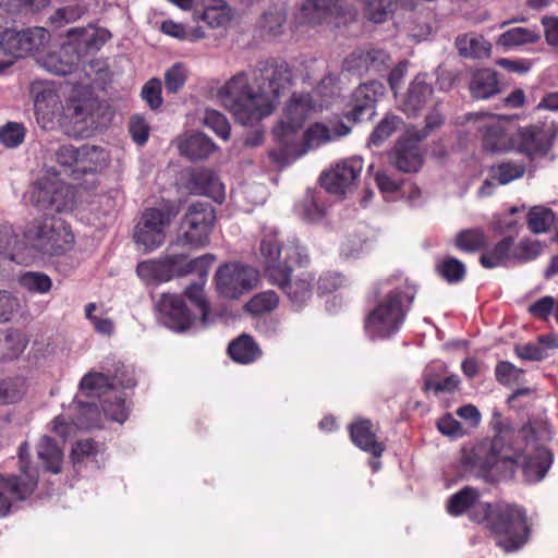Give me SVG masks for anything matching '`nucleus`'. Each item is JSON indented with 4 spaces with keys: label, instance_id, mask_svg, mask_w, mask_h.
Returning a JSON list of instances; mask_svg holds the SVG:
<instances>
[{
    "label": "nucleus",
    "instance_id": "f257e3e1",
    "mask_svg": "<svg viewBox=\"0 0 558 558\" xmlns=\"http://www.w3.org/2000/svg\"><path fill=\"white\" fill-rule=\"evenodd\" d=\"M254 90L245 73H238L221 86L217 93L220 104L243 124L251 123L270 114L280 93L292 81V73L284 60L260 62L252 71Z\"/></svg>",
    "mask_w": 558,
    "mask_h": 558
},
{
    "label": "nucleus",
    "instance_id": "f03ea898",
    "mask_svg": "<svg viewBox=\"0 0 558 558\" xmlns=\"http://www.w3.org/2000/svg\"><path fill=\"white\" fill-rule=\"evenodd\" d=\"M447 511L453 517L466 514L473 523L484 525L497 546L507 553L523 547L531 534L523 507L506 500L483 501L481 493L470 486L450 496Z\"/></svg>",
    "mask_w": 558,
    "mask_h": 558
},
{
    "label": "nucleus",
    "instance_id": "7ed1b4c3",
    "mask_svg": "<svg viewBox=\"0 0 558 558\" xmlns=\"http://www.w3.org/2000/svg\"><path fill=\"white\" fill-rule=\"evenodd\" d=\"M387 280L380 284L384 295L367 315L364 328L367 335L375 338H388L399 330L414 296L415 287L407 280Z\"/></svg>",
    "mask_w": 558,
    "mask_h": 558
},
{
    "label": "nucleus",
    "instance_id": "20e7f679",
    "mask_svg": "<svg viewBox=\"0 0 558 558\" xmlns=\"http://www.w3.org/2000/svg\"><path fill=\"white\" fill-rule=\"evenodd\" d=\"M349 129L343 124L338 130H330L317 122L304 132L296 130L294 125H277L274 130L277 147L269 153V156L276 163L286 166L305 155L310 149L347 135Z\"/></svg>",
    "mask_w": 558,
    "mask_h": 558
},
{
    "label": "nucleus",
    "instance_id": "39448f33",
    "mask_svg": "<svg viewBox=\"0 0 558 558\" xmlns=\"http://www.w3.org/2000/svg\"><path fill=\"white\" fill-rule=\"evenodd\" d=\"M20 475H0V515L9 513L12 505L28 498L38 484V472L32 465L29 446L23 442L19 448Z\"/></svg>",
    "mask_w": 558,
    "mask_h": 558
},
{
    "label": "nucleus",
    "instance_id": "423d86ee",
    "mask_svg": "<svg viewBox=\"0 0 558 558\" xmlns=\"http://www.w3.org/2000/svg\"><path fill=\"white\" fill-rule=\"evenodd\" d=\"M260 254L264 258L265 274L275 284H282L286 280L290 263L303 265L308 262V255L303 246L291 243L283 247L275 233L264 235Z\"/></svg>",
    "mask_w": 558,
    "mask_h": 558
},
{
    "label": "nucleus",
    "instance_id": "0eeeda50",
    "mask_svg": "<svg viewBox=\"0 0 558 558\" xmlns=\"http://www.w3.org/2000/svg\"><path fill=\"white\" fill-rule=\"evenodd\" d=\"M357 16L359 10L344 0H304L294 19L299 25L339 27L356 21Z\"/></svg>",
    "mask_w": 558,
    "mask_h": 558
},
{
    "label": "nucleus",
    "instance_id": "6e6552de",
    "mask_svg": "<svg viewBox=\"0 0 558 558\" xmlns=\"http://www.w3.org/2000/svg\"><path fill=\"white\" fill-rule=\"evenodd\" d=\"M24 238L27 244L48 255L63 254L70 251L74 244V235L70 226L57 217L34 222L24 233Z\"/></svg>",
    "mask_w": 558,
    "mask_h": 558
},
{
    "label": "nucleus",
    "instance_id": "1a4fd4ad",
    "mask_svg": "<svg viewBox=\"0 0 558 558\" xmlns=\"http://www.w3.org/2000/svg\"><path fill=\"white\" fill-rule=\"evenodd\" d=\"M215 221L216 213L209 204L190 206L179 227L178 243L195 248L207 245Z\"/></svg>",
    "mask_w": 558,
    "mask_h": 558
},
{
    "label": "nucleus",
    "instance_id": "9d476101",
    "mask_svg": "<svg viewBox=\"0 0 558 558\" xmlns=\"http://www.w3.org/2000/svg\"><path fill=\"white\" fill-rule=\"evenodd\" d=\"M34 99V111L37 123L46 130L62 125L65 107L60 94L51 82L36 81L31 85Z\"/></svg>",
    "mask_w": 558,
    "mask_h": 558
},
{
    "label": "nucleus",
    "instance_id": "9b49d317",
    "mask_svg": "<svg viewBox=\"0 0 558 558\" xmlns=\"http://www.w3.org/2000/svg\"><path fill=\"white\" fill-rule=\"evenodd\" d=\"M520 435L525 440V445L515 452L513 462L522 469L527 482H538L545 476L550 466L551 454L535 440L531 426L523 427Z\"/></svg>",
    "mask_w": 558,
    "mask_h": 558
},
{
    "label": "nucleus",
    "instance_id": "f8f14e48",
    "mask_svg": "<svg viewBox=\"0 0 558 558\" xmlns=\"http://www.w3.org/2000/svg\"><path fill=\"white\" fill-rule=\"evenodd\" d=\"M216 287L225 298L238 299L257 283V271L238 263L225 264L216 272Z\"/></svg>",
    "mask_w": 558,
    "mask_h": 558
},
{
    "label": "nucleus",
    "instance_id": "ddd939ff",
    "mask_svg": "<svg viewBox=\"0 0 558 558\" xmlns=\"http://www.w3.org/2000/svg\"><path fill=\"white\" fill-rule=\"evenodd\" d=\"M558 134V125L555 122L542 125H529L520 128L514 134V147L530 159L545 156L551 148Z\"/></svg>",
    "mask_w": 558,
    "mask_h": 558
},
{
    "label": "nucleus",
    "instance_id": "4468645a",
    "mask_svg": "<svg viewBox=\"0 0 558 558\" xmlns=\"http://www.w3.org/2000/svg\"><path fill=\"white\" fill-rule=\"evenodd\" d=\"M69 192L70 189L52 173L36 181L25 193L24 199L39 208L54 206L57 211H62L66 207Z\"/></svg>",
    "mask_w": 558,
    "mask_h": 558
},
{
    "label": "nucleus",
    "instance_id": "2eb2a0df",
    "mask_svg": "<svg viewBox=\"0 0 558 558\" xmlns=\"http://www.w3.org/2000/svg\"><path fill=\"white\" fill-rule=\"evenodd\" d=\"M363 160L350 157L335 165L322 177V185L331 194L342 196L351 192L361 177Z\"/></svg>",
    "mask_w": 558,
    "mask_h": 558
},
{
    "label": "nucleus",
    "instance_id": "dca6fc26",
    "mask_svg": "<svg viewBox=\"0 0 558 558\" xmlns=\"http://www.w3.org/2000/svg\"><path fill=\"white\" fill-rule=\"evenodd\" d=\"M478 130L483 133L485 150L492 153L507 151L514 147V134L508 132L510 120L496 114L477 116Z\"/></svg>",
    "mask_w": 558,
    "mask_h": 558
},
{
    "label": "nucleus",
    "instance_id": "f3484780",
    "mask_svg": "<svg viewBox=\"0 0 558 558\" xmlns=\"http://www.w3.org/2000/svg\"><path fill=\"white\" fill-rule=\"evenodd\" d=\"M162 323L175 331L186 330L193 322V315L182 296L165 293L157 303Z\"/></svg>",
    "mask_w": 558,
    "mask_h": 558
},
{
    "label": "nucleus",
    "instance_id": "a211bd4d",
    "mask_svg": "<svg viewBox=\"0 0 558 558\" xmlns=\"http://www.w3.org/2000/svg\"><path fill=\"white\" fill-rule=\"evenodd\" d=\"M65 36L68 46H73L78 57L82 52L99 50L112 37L108 29L92 24L86 27L70 28Z\"/></svg>",
    "mask_w": 558,
    "mask_h": 558
},
{
    "label": "nucleus",
    "instance_id": "6ab92c4d",
    "mask_svg": "<svg viewBox=\"0 0 558 558\" xmlns=\"http://www.w3.org/2000/svg\"><path fill=\"white\" fill-rule=\"evenodd\" d=\"M352 442L361 450L368 452L374 458H380L386 450L383 441L378 440V426L371 420L356 418L349 426Z\"/></svg>",
    "mask_w": 558,
    "mask_h": 558
},
{
    "label": "nucleus",
    "instance_id": "aec40b11",
    "mask_svg": "<svg viewBox=\"0 0 558 558\" xmlns=\"http://www.w3.org/2000/svg\"><path fill=\"white\" fill-rule=\"evenodd\" d=\"M100 153L101 150L94 146L75 148L72 145H63L57 151V161L72 172L86 173L96 170L94 157Z\"/></svg>",
    "mask_w": 558,
    "mask_h": 558
},
{
    "label": "nucleus",
    "instance_id": "412c9836",
    "mask_svg": "<svg viewBox=\"0 0 558 558\" xmlns=\"http://www.w3.org/2000/svg\"><path fill=\"white\" fill-rule=\"evenodd\" d=\"M418 137L410 136L398 141L390 153V159L395 167L403 172L417 171L423 162Z\"/></svg>",
    "mask_w": 558,
    "mask_h": 558
},
{
    "label": "nucleus",
    "instance_id": "4be33fe9",
    "mask_svg": "<svg viewBox=\"0 0 558 558\" xmlns=\"http://www.w3.org/2000/svg\"><path fill=\"white\" fill-rule=\"evenodd\" d=\"M214 258L206 254L194 259H187L185 255H168V263L171 279L174 277H184L195 274L199 279L207 277Z\"/></svg>",
    "mask_w": 558,
    "mask_h": 558
},
{
    "label": "nucleus",
    "instance_id": "5701e85b",
    "mask_svg": "<svg viewBox=\"0 0 558 558\" xmlns=\"http://www.w3.org/2000/svg\"><path fill=\"white\" fill-rule=\"evenodd\" d=\"M96 107L97 102L93 99L71 100L65 107L62 125H80V130L94 128L96 120L93 112Z\"/></svg>",
    "mask_w": 558,
    "mask_h": 558
},
{
    "label": "nucleus",
    "instance_id": "b1692460",
    "mask_svg": "<svg viewBox=\"0 0 558 558\" xmlns=\"http://www.w3.org/2000/svg\"><path fill=\"white\" fill-rule=\"evenodd\" d=\"M178 148L182 156L191 160H199L209 157L217 146L202 133L184 134L178 138Z\"/></svg>",
    "mask_w": 558,
    "mask_h": 558
},
{
    "label": "nucleus",
    "instance_id": "393cba45",
    "mask_svg": "<svg viewBox=\"0 0 558 558\" xmlns=\"http://www.w3.org/2000/svg\"><path fill=\"white\" fill-rule=\"evenodd\" d=\"M315 111V106L310 95L294 94L287 106L284 119L278 125H294L301 130L304 121Z\"/></svg>",
    "mask_w": 558,
    "mask_h": 558
},
{
    "label": "nucleus",
    "instance_id": "a878e982",
    "mask_svg": "<svg viewBox=\"0 0 558 558\" xmlns=\"http://www.w3.org/2000/svg\"><path fill=\"white\" fill-rule=\"evenodd\" d=\"M192 190L202 195H206L217 203L225 198V187L217 175L208 169H201L193 173Z\"/></svg>",
    "mask_w": 558,
    "mask_h": 558
},
{
    "label": "nucleus",
    "instance_id": "bb28decb",
    "mask_svg": "<svg viewBox=\"0 0 558 558\" xmlns=\"http://www.w3.org/2000/svg\"><path fill=\"white\" fill-rule=\"evenodd\" d=\"M480 263L484 268L508 267L512 265L511 238L506 236L493 246H485Z\"/></svg>",
    "mask_w": 558,
    "mask_h": 558
},
{
    "label": "nucleus",
    "instance_id": "cd10ccee",
    "mask_svg": "<svg viewBox=\"0 0 558 558\" xmlns=\"http://www.w3.org/2000/svg\"><path fill=\"white\" fill-rule=\"evenodd\" d=\"M36 451L47 472L58 474L62 471L63 451L52 438L44 436L37 444Z\"/></svg>",
    "mask_w": 558,
    "mask_h": 558
},
{
    "label": "nucleus",
    "instance_id": "c85d7f7f",
    "mask_svg": "<svg viewBox=\"0 0 558 558\" xmlns=\"http://www.w3.org/2000/svg\"><path fill=\"white\" fill-rule=\"evenodd\" d=\"M228 353L234 362L250 364L259 359L262 350L251 336L243 333L229 344Z\"/></svg>",
    "mask_w": 558,
    "mask_h": 558
},
{
    "label": "nucleus",
    "instance_id": "c756f323",
    "mask_svg": "<svg viewBox=\"0 0 558 558\" xmlns=\"http://www.w3.org/2000/svg\"><path fill=\"white\" fill-rule=\"evenodd\" d=\"M313 278L310 274H302L300 277L290 279V267L288 266V276L282 284H278L283 289L288 298L295 304H303L312 295Z\"/></svg>",
    "mask_w": 558,
    "mask_h": 558
},
{
    "label": "nucleus",
    "instance_id": "7c9ffc66",
    "mask_svg": "<svg viewBox=\"0 0 558 558\" xmlns=\"http://www.w3.org/2000/svg\"><path fill=\"white\" fill-rule=\"evenodd\" d=\"M149 219H155L154 217H149L146 220H140L136 225L134 232V240L138 245H142L144 251H154L157 247L161 246L166 241L167 232L161 231V229H154L150 227Z\"/></svg>",
    "mask_w": 558,
    "mask_h": 558
},
{
    "label": "nucleus",
    "instance_id": "2f4dec72",
    "mask_svg": "<svg viewBox=\"0 0 558 558\" xmlns=\"http://www.w3.org/2000/svg\"><path fill=\"white\" fill-rule=\"evenodd\" d=\"M166 257L142 262L136 267L138 277L146 283H159L171 280Z\"/></svg>",
    "mask_w": 558,
    "mask_h": 558
},
{
    "label": "nucleus",
    "instance_id": "473e14b6",
    "mask_svg": "<svg viewBox=\"0 0 558 558\" xmlns=\"http://www.w3.org/2000/svg\"><path fill=\"white\" fill-rule=\"evenodd\" d=\"M70 48H73V46H68L66 43L61 47L60 52H51L41 57L39 60L43 66H45L49 72L58 75H66L71 73L78 61L77 53L74 52L65 59H62L60 56L61 52L66 53Z\"/></svg>",
    "mask_w": 558,
    "mask_h": 558
},
{
    "label": "nucleus",
    "instance_id": "72a5a7b5",
    "mask_svg": "<svg viewBox=\"0 0 558 558\" xmlns=\"http://www.w3.org/2000/svg\"><path fill=\"white\" fill-rule=\"evenodd\" d=\"M471 93L475 98H488L499 92L496 73L484 69L477 71L471 82Z\"/></svg>",
    "mask_w": 558,
    "mask_h": 558
},
{
    "label": "nucleus",
    "instance_id": "f704fd0d",
    "mask_svg": "<svg viewBox=\"0 0 558 558\" xmlns=\"http://www.w3.org/2000/svg\"><path fill=\"white\" fill-rule=\"evenodd\" d=\"M26 245L25 238H20L11 225L0 222V255L14 260Z\"/></svg>",
    "mask_w": 558,
    "mask_h": 558
},
{
    "label": "nucleus",
    "instance_id": "c9c22d12",
    "mask_svg": "<svg viewBox=\"0 0 558 558\" xmlns=\"http://www.w3.org/2000/svg\"><path fill=\"white\" fill-rule=\"evenodd\" d=\"M432 93V87L422 78L416 77L409 88L407 97L402 104V110L407 113H414L426 102Z\"/></svg>",
    "mask_w": 558,
    "mask_h": 558
},
{
    "label": "nucleus",
    "instance_id": "e433bc0d",
    "mask_svg": "<svg viewBox=\"0 0 558 558\" xmlns=\"http://www.w3.org/2000/svg\"><path fill=\"white\" fill-rule=\"evenodd\" d=\"M556 219L555 213L545 206H534L526 214L527 228L532 233H546Z\"/></svg>",
    "mask_w": 558,
    "mask_h": 558
},
{
    "label": "nucleus",
    "instance_id": "4c0bfd02",
    "mask_svg": "<svg viewBox=\"0 0 558 558\" xmlns=\"http://www.w3.org/2000/svg\"><path fill=\"white\" fill-rule=\"evenodd\" d=\"M543 251L539 241L529 238L522 239L519 243L514 244L511 238V257L512 265L522 264L535 259Z\"/></svg>",
    "mask_w": 558,
    "mask_h": 558
},
{
    "label": "nucleus",
    "instance_id": "58836bf2",
    "mask_svg": "<svg viewBox=\"0 0 558 558\" xmlns=\"http://www.w3.org/2000/svg\"><path fill=\"white\" fill-rule=\"evenodd\" d=\"M24 57L39 52L49 43L50 35L44 27H32L21 31Z\"/></svg>",
    "mask_w": 558,
    "mask_h": 558
},
{
    "label": "nucleus",
    "instance_id": "ea45409f",
    "mask_svg": "<svg viewBox=\"0 0 558 558\" xmlns=\"http://www.w3.org/2000/svg\"><path fill=\"white\" fill-rule=\"evenodd\" d=\"M160 31L179 40L196 41L205 37L202 27L186 28L183 24L175 23L172 20L163 21L160 25Z\"/></svg>",
    "mask_w": 558,
    "mask_h": 558
},
{
    "label": "nucleus",
    "instance_id": "a19ab883",
    "mask_svg": "<svg viewBox=\"0 0 558 558\" xmlns=\"http://www.w3.org/2000/svg\"><path fill=\"white\" fill-rule=\"evenodd\" d=\"M487 244V238L482 230L469 229L461 231L456 238V245L459 250L473 253L484 250Z\"/></svg>",
    "mask_w": 558,
    "mask_h": 558
},
{
    "label": "nucleus",
    "instance_id": "79ce46f5",
    "mask_svg": "<svg viewBox=\"0 0 558 558\" xmlns=\"http://www.w3.org/2000/svg\"><path fill=\"white\" fill-rule=\"evenodd\" d=\"M199 19L211 28L225 27L231 20V10L223 1L207 7Z\"/></svg>",
    "mask_w": 558,
    "mask_h": 558
},
{
    "label": "nucleus",
    "instance_id": "37998d69",
    "mask_svg": "<svg viewBox=\"0 0 558 558\" xmlns=\"http://www.w3.org/2000/svg\"><path fill=\"white\" fill-rule=\"evenodd\" d=\"M110 387H113L111 378L102 373L86 374L80 384L81 392L86 397L99 396Z\"/></svg>",
    "mask_w": 558,
    "mask_h": 558
},
{
    "label": "nucleus",
    "instance_id": "c03bdc74",
    "mask_svg": "<svg viewBox=\"0 0 558 558\" xmlns=\"http://www.w3.org/2000/svg\"><path fill=\"white\" fill-rule=\"evenodd\" d=\"M175 216L177 211L171 205H163L157 208H147L143 211L141 220L154 217L155 219H150V227L161 229V231L166 232Z\"/></svg>",
    "mask_w": 558,
    "mask_h": 558
},
{
    "label": "nucleus",
    "instance_id": "a18cd8bd",
    "mask_svg": "<svg viewBox=\"0 0 558 558\" xmlns=\"http://www.w3.org/2000/svg\"><path fill=\"white\" fill-rule=\"evenodd\" d=\"M383 86L378 83L372 82L359 86L354 93L357 104L354 106L356 113H362L364 110L369 109L377 100V94H381Z\"/></svg>",
    "mask_w": 558,
    "mask_h": 558
},
{
    "label": "nucleus",
    "instance_id": "49530a36",
    "mask_svg": "<svg viewBox=\"0 0 558 558\" xmlns=\"http://www.w3.org/2000/svg\"><path fill=\"white\" fill-rule=\"evenodd\" d=\"M538 39L539 35L536 32L524 27H515L501 34L498 44L504 47H512L535 43Z\"/></svg>",
    "mask_w": 558,
    "mask_h": 558
},
{
    "label": "nucleus",
    "instance_id": "de8ad7c7",
    "mask_svg": "<svg viewBox=\"0 0 558 558\" xmlns=\"http://www.w3.org/2000/svg\"><path fill=\"white\" fill-rule=\"evenodd\" d=\"M460 380L457 375L437 376L428 369L425 374L424 388L438 392H452L457 389Z\"/></svg>",
    "mask_w": 558,
    "mask_h": 558
},
{
    "label": "nucleus",
    "instance_id": "09e8293b",
    "mask_svg": "<svg viewBox=\"0 0 558 558\" xmlns=\"http://www.w3.org/2000/svg\"><path fill=\"white\" fill-rule=\"evenodd\" d=\"M525 168L523 165L514 162H502L498 166L492 167L490 177L499 184H507L524 174Z\"/></svg>",
    "mask_w": 558,
    "mask_h": 558
},
{
    "label": "nucleus",
    "instance_id": "8fccbe9b",
    "mask_svg": "<svg viewBox=\"0 0 558 558\" xmlns=\"http://www.w3.org/2000/svg\"><path fill=\"white\" fill-rule=\"evenodd\" d=\"M0 48L12 58L24 57L21 31L5 29L0 34Z\"/></svg>",
    "mask_w": 558,
    "mask_h": 558
},
{
    "label": "nucleus",
    "instance_id": "3c124183",
    "mask_svg": "<svg viewBox=\"0 0 558 558\" xmlns=\"http://www.w3.org/2000/svg\"><path fill=\"white\" fill-rule=\"evenodd\" d=\"M19 282L24 289L34 293H47L52 287V281L47 275L35 271L23 274Z\"/></svg>",
    "mask_w": 558,
    "mask_h": 558
},
{
    "label": "nucleus",
    "instance_id": "603ef678",
    "mask_svg": "<svg viewBox=\"0 0 558 558\" xmlns=\"http://www.w3.org/2000/svg\"><path fill=\"white\" fill-rule=\"evenodd\" d=\"M437 270L448 282L456 283L465 276V266L459 259L448 256L437 264Z\"/></svg>",
    "mask_w": 558,
    "mask_h": 558
},
{
    "label": "nucleus",
    "instance_id": "864d4df0",
    "mask_svg": "<svg viewBox=\"0 0 558 558\" xmlns=\"http://www.w3.org/2000/svg\"><path fill=\"white\" fill-rule=\"evenodd\" d=\"M278 295L274 291H265L253 296L245 305L246 311L259 315L277 307Z\"/></svg>",
    "mask_w": 558,
    "mask_h": 558
},
{
    "label": "nucleus",
    "instance_id": "5fc2aeb1",
    "mask_svg": "<svg viewBox=\"0 0 558 558\" xmlns=\"http://www.w3.org/2000/svg\"><path fill=\"white\" fill-rule=\"evenodd\" d=\"M86 13V9L78 4L68 5L58 9L50 17V23L54 27H63L66 24L74 23Z\"/></svg>",
    "mask_w": 558,
    "mask_h": 558
},
{
    "label": "nucleus",
    "instance_id": "6e6d98bb",
    "mask_svg": "<svg viewBox=\"0 0 558 558\" xmlns=\"http://www.w3.org/2000/svg\"><path fill=\"white\" fill-rule=\"evenodd\" d=\"M401 120L396 116L385 117L375 128L371 135V142L375 146H379L387 140L401 124Z\"/></svg>",
    "mask_w": 558,
    "mask_h": 558
},
{
    "label": "nucleus",
    "instance_id": "4d7b16f0",
    "mask_svg": "<svg viewBox=\"0 0 558 558\" xmlns=\"http://www.w3.org/2000/svg\"><path fill=\"white\" fill-rule=\"evenodd\" d=\"M205 280L206 278L201 279V282L190 284L184 291V295L194 304L204 318L209 312V305L203 290Z\"/></svg>",
    "mask_w": 558,
    "mask_h": 558
},
{
    "label": "nucleus",
    "instance_id": "13d9d810",
    "mask_svg": "<svg viewBox=\"0 0 558 558\" xmlns=\"http://www.w3.org/2000/svg\"><path fill=\"white\" fill-rule=\"evenodd\" d=\"M206 126L211 129L222 140L230 136V124L226 117L216 110H207L204 118Z\"/></svg>",
    "mask_w": 558,
    "mask_h": 558
},
{
    "label": "nucleus",
    "instance_id": "bf43d9fd",
    "mask_svg": "<svg viewBox=\"0 0 558 558\" xmlns=\"http://www.w3.org/2000/svg\"><path fill=\"white\" fill-rule=\"evenodd\" d=\"M25 131L22 124L10 122L0 129V142L8 147H15L24 140Z\"/></svg>",
    "mask_w": 558,
    "mask_h": 558
},
{
    "label": "nucleus",
    "instance_id": "052dcab7",
    "mask_svg": "<svg viewBox=\"0 0 558 558\" xmlns=\"http://www.w3.org/2000/svg\"><path fill=\"white\" fill-rule=\"evenodd\" d=\"M102 410L107 417L119 423H123L128 417V409L122 398H114L113 401H104Z\"/></svg>",
    "mask_w": 558,
    "mask_h": 558
},
{
    "label": "nucleus",
    "instance_id": "680f3d73",
    "mask_svg": "<svg viewBox=\"0 0 558 558\" xmlns=\"http://www.w3.org/2000/svg\"><path fill=\"white\" fill-rule=\"evenodd\" d=\"M23 383L20 380H4L0 383V403H12L23 395Z\"/></svg>",
    "mask_w": 558,
    "mask_h": 558
},
{
    "label": "nucleus",
    "instance_id": "e2e57ef3",
    "mask_svg": "<svg viewBox=\"0 0 558 558\" xmlns=\"http://www.w3.org/2000/svg\"><path fill=\"white\" fill-rule=\"evenodd\" d=\"M142 97L150 108L157 109L162 102L160 81L157 78L148 81L142 89Z\"/></svg>",
    "mask_w": 558,
    "mask_h": 558
},
{
    "label": "nucleus",
    "instance_id": "0e129e2a",
    "mask_svg": "<svg viewBox=\"0 0 558 558\" xmlns=\"http://www.w3.org/2000/svg\"><path fill=\"white\" fill-rule=\"evenodd\" d=\"M522 371L509 362H500L497 364L495 374L497 380L502 385H510L520 379Z\"/></svg>",
    "mask_w": 558,
    "mask_h": 558
},
{
    "label": "nucleus",
    "instance_id": "69168bd1",
    "mask_svg": "<svg viewBox=\"0 0 558 558\" xmlns=\"http://www.w3.org/2000/svg\"><path fill=\"white\" fill-rule=\"evenodd\" d=\"M514 352L521 360L526 361H542L547 356L546 351L539 345L538 341L535 343L518 344L514 348Z\"/></svg>",
    "mask_w": 558,
    "mask_h": 558
},
{
    "label": "nucleus",
    "instance_id": "338daca9",
    "mask_svg": "<svg viewBox=\"0 0 558 558\" xmlns=\"http://www.w3.org/2000/svg\"><path fill=\"white\" fill-rule=\"evenodd\" d=\"M186 78L185 69L181 64L173 65L167 73L165 78L166 88L169 92H178L184 84Z\"/></svg>",
    "mask_w": 558,
    "mask_h": 558
},
{
    "label": "nucleus",
    "instance_id": "774afa93",
    "mask_svg": "<svg viewBox=\"0 0 558 558\" xmlns=\"http://www.w3.org/2000/svg\"><path fill=\"white\" fill-rule=\"evenodd\" d=\"M129 130L132 138L140 145L147 142L149 135V126L144 118L134 116L130 120Z\"/></svg>",
    "mask_w": 558,
    "mask_h": 558
}]
</instances>
